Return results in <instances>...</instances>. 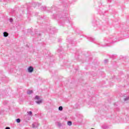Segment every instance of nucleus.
<instances>
[{
  "label": "nucleus",
  "mask_w": 129,
  "mask_h": 129,
  "mask_svg": "<svg viewBox=\"0 0 129 129\" xmlns=\"http://www.w3.org/2000/svg\"><path fill=\"white\" fill-rule=\"evenodd\" d=\"M34 100L37 104H41V103H43V99H41L40 97H35Z\"/></svg>",
  "instance_id": "1"
},
{
  "label": "nucleus",
  "mask_w": 129,
  "mask_h": 129,
  "mask_svg": "<svg viewBox=\"0 0 129 129\" xmlns=\"http://www.w3.org/2000/svg\"><path fill=\"white\" fill-rule=\"evenodd\" d=\"M28 72H29V73H32L33 72V71H34V68H33V67H28Z\"/></svg>",
  "instance_id": "2"
},
{
  "label": "nucleus",
  "mask_w": 129,
  "mask_h": 129,
  "mask_svg": "<svg viewBox=\"0 0 129 129\" xmlns=\"http://www.w3.org/2000/svg\"><path fill=\"white\" fill-rule=\"evenodd\" d=\"M55 124H56V125L58 126V127H61V126H62V123H61V122H55Z\"/></svg>",
  "instance_id": "3"
},
{
  "label": "nucleus",
  "mask_w": 129,
  "mask_h": 129,
  "mask_svg": "<svg viewBox=\"0 0 129 129\" xmlns=\"http://www.w3.org/2000/svg\"><path fill=\"white\" fill-rule=\"evenodd\" d=\"M33 90H27V94H29V95H31V94H33Z\"/></svg>",
  "instance_id": "4"
},
{
  "label": "nucleus",
  "mask_w": 129,
  "mask_h": 129,
  "mask_svg": "<svg viewBox=\"0 0 129 129\" xmlns=\"http://www.w3.org/2000/svg\"><path fill=\"white\" fill-rule=\"evenodd\" d=\"M4 37H8L9 36V33L7 32H4L3 33Z\"/></svg>",
  "instance_id": "5"
},
{
  "label": "nucleus",
  "mask_w": 129,
  "mask_h": 129,
  "mask_svg": "<svg viewBox=\"0 0 129 129\" xmlns=\"http://www.w3.org/2000/svg\"><path fill=\"white\" fill-rule=\"evenodd\" d=\"M36 124H37V123H33L32 127H33L34 128L38 127V126H37Z\"/></svg>",
  "instance_id": "6"
},
{
  "label": "nucleus",
  "mask_w": 129,
  "mask_h": 129,
  "mask_svg": "<svg viewBox=\"0 0 129 129\" xmlns=\"http://www.w3.org/2000/svg\"><path fill=\"white\" fill-rule=\"evenodd\" d=\"M68 125H69L70 126L71 125H72V121H68L67 122Z\"/></svg>",
  "instance_id": "7"
},
{
  "label": "nucleus",
  "mask_w": 129,
  "mask_h": 129,
  "mask_svg": "<svg viewBox=\"0 0 129 129\" xmlns=\"http://www.w3.org/2000/svg\"><path fill=\"white\" fill-rule=\"evenodd\" d=\"M58 110L62 111V110H63V107H62V106H59L58 107Z\"/></svg>",
  "instance_id": "8"
},
{
  "label": "nucleus",
  "mask_w": 129,
  "mask_h": 129,
  "mask_svg": "<svg viewBox=\"0 0 129 129\" xmlns=\"http://www.w3.org/2000/svg\"><path fill=\"white\" fill-rule=\"evenodd\" d=\"M102 127L103 128L105 129V128H107V127H108V126L107 125H103L102 126Z\"/></svg>",
  "instance_id": "9"
},
{
  "label": "nucleus",
  "mask_w": 129,
  "mask_h": 129,
  "mask_svg": "<svg viewBox=\"0 0 129 129\" xmlns=\"http://www.w3.org/2000/svg\"><path fill=\"white\" fill-rule=\"evenodd\" d=\"M16 121H17L18 122V123H20V122H21V119L17 118L16 119Z\"/></svg>",
  "instance_id": "10"
},
{
  "label": "nucleus",
  "mask_w": 129,
  "mask_h": 129,
  "mask_svg": "<svg viewBox=\"0 0 129 129\" xmlns=\"http://www.w3.org/2000/svg\"><path fill=\"white\" fill-rule=\"evenodd\" d=\"M27 113L29 114V115H32V114H33V112H32L31 111L27 112Z\"/></svg>",
  "instance_id": "11"
},
{
  "label": "nucleus",
  "mask_w": 129,
  "mask_h": 129,
  "mask_svg": "<svg viewBox=\"0 0 129 129\" xmlns=\"http://www.w3.org/2000/svg\"><path fill=\"white\" fill-rule=\"evenodd\" d=\"M129 100V97H126L125 98H124V101H127V100Z\"/></svg>",
  "instance_id": "12"
},
{
  "label": "nucleus",
  "mask_w": 129,
  "mask_h": 129,
  "mask_svg": "<svg viewBox=\"0 0 129 129\" xmlns=\"http://www.w3.org/2000/svg\"><path fill=\"white\" fill-rule=\"evenodd\" d=\"M104 62L105 63H107V62H108V60L105 59Z\"/></svg>",
  "instance_id": "13"
},
{
  "label": "nucleus",
  "mask_w": 129,
  "mask_h": 129,
  "mask_svg": "<svg viewBox=\"0 0 129 129\" xmlns=\"http://www.w3.org/2000/svg\"><path fill=\"white\" fill-rule=\"evenodd\" d=\"M10 22H11V23H12V22L14 21L13 20V19H10Z\"/></svg>",
  "instance_id": "14"
},
{
  "label": "nucleus",
  "mask_w": 129,
  "mask_h": 129,
  "mask_svg": "<svg viewBox=\"0 0 129 129\" xmlns=\"http://www.w3.org/2000/svg\"><path fill=\"white\" fill-rule=\"evenodd\" d=\"M5 129H11L10 127H6Z\"/></svg>",
  "instance_id": "15"
},
{
  "label": "nucleus",
  "mask_w": 129,
  "mask_h": 129,
  "mask_svg": "<svg viewBox=\"0 0 129 129\" xmlns=\"http://www.w3.org/2000/svg\"><path fill=\"white\" fill-rule=\"evenodd\" d=\"M35 97H39V96H35Z\"/></svg>",
  "instance_id": "16"
},
{
  "label": "nucleus",
  "mask_w": 129,
  "mask_h": 129,
  "mask_svg": "<svg viewBox=\"0 0 129 129\" xmlns=\"http://www.w3.org/2000/svg\"><path fill=\"white\" fill-rule=\"evenodd\" d=\"M91 129H94V128H92Z\"/></svg>",
  "instance_id": "17"
}]
</instances>
